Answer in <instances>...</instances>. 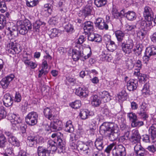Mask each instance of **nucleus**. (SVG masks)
I'll list each match as a JSON object with an SVG mask.
<instances>
[{
	"label": "nucleus",
	"mask_w": 156,
	"mask_h": 156,
	"mask_svg": "<svg viewBox=\"0 0 156 156\" xmlns=\"http://www.w3.org/2000/svg\"><path fill=\"white\" fill-rule=\"evenodd\" d=\"M115 34L118 43H121L122 51L126 54L131 53L134 45L133 40L129 38L123 31L121 30L116 31Z\"/></svg>",
	"instance_id": "f03ea898"
},
{
	"label": "nucleus",
	"mask_w": 156,
	"mask_h": 156,
	"mask_svg": "<svg viewBox=\"0 0 156 156\" xmlns=\"http://www.w3.org/2000/svg\"><path fill=\"white\" fill-rule=\"evenodd\" d=\"M44 10L47 11L48 15H51L52 12L53 6L50 4H46L44 6Z\"/></svg>",
	"instance_id": "37998d69"
},
{
	"label": "nucleus",
	"mask_w": 156,
	"mask_h": 156,
	"mask_svg": "<svg viewBox=\"0 0 156 156\" xmlns=\"http://www.w3.org/2000/svg\"><path fill=\"white\" fill-rule=\"evenodd\" d=\"M8 140V142L13 146L18 147L20 146V143L19 140L13 135Z\"/></svg>",
	"instance_id": "72a5a7b5"
},
{
	"label": "nucleus",
	"mask_w": 156,
	"mask_h": 156,
	"mask_svg": "<svg viewBox=\"0 0 156 156\" xmlns=\"http://www.w3.org/2000/svg\"><path fill=\"white\" fill-rule=\"evenodd\" d=\"M140 72H139L138 73H137V75L133 74V75L137 77L139 81L141 82L145 81L147 78L146 75L144 74L140 73Z\"/></svg>",
	"instance_id": "3c124183"
},
{
	"label": "nucleus",
	"mask_w": 156,
	"mask_h": 156,
	"mask_svg": "<svg viewBox=\"0 0 156 156\" xmlns=\"http://www.w3.org/2000/svg\"><path fill=\"white\" fill-rule=\"evenodd\" d=\"M93 29V23L90 21H87L84 23L83 29L86 34L92 31Z\"/></svg>",
	"instance_id": "5701e85b"
},
{
	"label": "nucleus",
	"mask_w": 156,
	"mask_h": 156,
	"mask_svg": "<svg viewBox=\"0 0 156 156\" xmlns=\"http://www.w3.org/2000/svg\"><path fill=\"white\" fill-rule=\"evenodd\" d=\"M38 156H49L50 150L43 146H39L37 149Z\"/></svg>",
	"instance_id": "aec40b11"
},
{
	"label": "nucleus",
	"mask_w": 156,
	"mask_h": 156,
	"mask_svg": "<svg viewBox=\"0 0 156 156\" xmlns=\"http://www.w3.org/2000/svg\"><path fill=\"white\" fill-rule=\"evenodd\" d=\"M76 135L72 134L71 135L69 140V146L73 150L85 151L88 150V147L85 144L80 141H76Z\"/></svg>",
	"instance_id": "7ed1b4c3"
},
{
	"label": "nucleus",
	"mask_w": 156,
	"mask_h": 156,
	"mask_svg": "<svg viewBox=\"0 0 156 156\" xmlns=\"http://www.w3.org/2000/svg\"><path fill=\"white\" fill-rule=\"evenodd\" d=\"M141 136L138 130H133V134L130 140L132 144H138L140 143Z\"/></svg>",
	"instance_id": "4468645a"
},
{
	"label": "nucleus",
	"mask_w": 156,
	"mask_h": 156,
	"mask_svg": "<svg viewBox=\"0 0 156 156\" xmlns=\"http://www.w3.org/2000/svg\"><path fill=\"white\" fill-rule=\"evenodd\" d=\"M70 106L73 108H79L81 106L80 101L79 100H76L75 101L72 102L70 104Z\"/></svg>",
	"instance_id": "603ef678"
},
{
	"label": "nucleus",
	"mask_w": 156,
	"mask_h": 156,
	"mask_svg": "<svg viewBox=\"0 0 156 156\" xmlns=\"http://www.w3.org/2000/svg\"><path fill=\"white\" fill-rule=\"evenodd\" d=\"M127 116L132 122L137 120V116L133 112L129 113H128Z\"/></svg>",
	"instance_id": "864d4df0"
},
{
	"label": "nucleus",
	"mask_w": 156,
	"mask_h": 156,
	"mask_svg": "<svg viewBox=\"0 0 156 156\" xmlns=\"http://www.w3.org/2000/svg\"><path fill=\"white\" fill-rule=\"evenodd\" d=\"M38 3V0H27L26 5L30 7L36 6Z\"/></svg>",
	"instance_id": "a19ab883"
},
{
	"label": "nucleus",
	"mask_w": 156,
	"mask_h": 156,
	"mask_svg": "<svg viewBox=\"0 0 156 156\" xmlns=\"http://www.w3.org/2000/svg\"><path fill=\"white\" fill-rule=\"evenodd\" d=\"M65 130L66 132L69 133L73 132L74 130V128L72 124V122L69 120L67 121L65 126Z\"/></svg>",
	"instance_id": "473e14b6"
},
{
	"label": "nucleus",
	"mask_w": 156,
	"mask_h": 156,
	"mask_svg": "<svg viewBox=\"0 0 156 156\" xmlns=\"http://www.w3.org/2000/svg\"><path fill=\"white\" fill-rule=\"evenodd\" d=\"M108 22H105V21L100 23L97 27L100 30H108Z\"/></svg>",
	"instance_id": "a18cd8bd"
},
{
	"label": "nucleus",
	"mask_w": 156,
	"mask_h": 156,
	"mask_svg": "<svg viewBox=\"0 0 156 156\" xmlns=\"http://www.w3.org/2000/svg\"><path fill=\"white\" fill-rule=\"evenodd\" d=\"M75 93L81 98H85L88 96L89 91L84 87H79L76 89Z\"/></svg>",
	"instance_id": "ddd939ff"
},
{
	"label": "nucleus",
	"mask_w": 156,
	"mask_h": 156,
	"mask_svg": "<svg viewBox=\"0 0 156 156\" xmlns=\"http://www.w3.org/2000/svg\"><path fill=\"white\" fill-rule=\"evenodd\" d=\"M7 32H8V35H10L12 37V38L17 36L18 31L16 27L15 26L12 27H8L7 29Z\"/></svg>",
	"instance_id": "a878e982"
},
{
	"label": "nucleus",
	"mask_w": 156,
	"mask_h": 156,
	"mask_svg": "<svg viewBox=\"0 0 156 156\" xmlns=\"http://www.w3.org/2000/svg\"><path fill=\"white\" fill-rule=\"evenodd\" d=\"M146 32L143 30H141L137 33V37L140 39H143L146 35Z\"/></svg>",
	"instance_id": "5fc2aeb1"
},
{
	"label": "nucleus",
	"mask_w": 156,
	"mask_h": 156,
	"mask_svg": "<svg viewBox=\"0 0 156 156\" xmlns=\"http://www.w3.org/2000/svg\"><path fill=\"white\" fill-rule=\"evenodd\" d=\"M14 77V75L11 74L3 78L0 83V84L3 88H7L10 82L13 80Z\"/></svg>",
	"instance_id": "f8f14e48"
},
{
	"label": "nucleus",
	"mask_w": 156,
	"mask_h": 156,
	"mask_svg": "<svg viewBox=\"0 0 156 156\" xmlns=\"http://www.w3.org/2000/svg\"><path fill=\"white\" fill-rule=\"evenodd\" d=\"M115 146V143H113L110 144L107 147L105 150V152L107 153V156H109L111 151L113 147H114Z\"/></svg>",
	"instance_id": "e2e57ef3"
},
{
	"label": "nucleus",
	"mask_w": 156,
	"mask_h": 156,
	"mask_svg": "<svg viewBox=\"0 0 156 156\" xmlns=\"http://www.w3.org/2000/svg\"><path fill=\"white\" fill-rule=\"evenodd\" d=\"M16 24L17 26H24L25 27L27 28V29L30 30L32 28V24L30 21L27 19L24 20H20L17 21Z\"/></svg>",
	"instance_id": "6ab92c4d"
},
{
	"label": "nucleus",
	"mask_w": 156,
	"mask_h": 156,
	"mask_svg": "<svg viewBox=\"0 0 156 156\" xmlns=\"http://www.w3.org/2000/svg\"><path fill=\"white\" fill-rule=\"evenodd\" d=\"M119 132L118 126L113 122H104L100 127L101 133L112 141L117 139L119 135Z\"/></svg>",
	"instance_id": "f257e3e1"
},
{
	"label": "nucleus",
	"mask_w": 156,
	"mask_h": 156,
	"mask_svg": "<svg viewBox=\"0 0 156 156\" xmlns=\"http://www.w3.org/2000/svg\"><path fill=\"white\" fill-rule=\"evenodd\" d=\"M112 16L115 18H117L120 16L119 12L115 8L113 7L112 10Z\"/></svg>",
	"instance_id": "680f3d73"
},
{
	"label": "nucleus",
	"mask_w": 156,
	"mask_h": 156,
	"mask_svg": "<svg viewBox=\"0 0 156 156\" xmlns=\"http://www.w3.org/2000/svg\"><path fill=\"white\" fill-rule=\"evenodd\" d=\"M85 41V38L84 36H80L78 38V40L75 43L76 45L78 47H80V46L82 47L81 45Z\"/></svg>",
	"instance_id": "6e6d98bb"
},
{
	"label": "nucleus",
	"mask_w": 156,
	"mask_h": 156,
	"mask_svg": "<svg viewBox=\"0 0 156 156\" xmlns=\"http://www.w3.org/2000/svg\"><path fill=\"white\" fill-rule=\"evenodd\" d=\"M7 143V139L3 134L0 135V148L5 147Z\"/></svg>",
	"instance_id": "4c0bfd02"
},
{
	"label": "nucleus",
	"mask_w": 156,
	"mask_h": 156,
	"mask_svg": "<svg viewBox=\"0 0 156 156\" xmlns=\"http://www.w3.org/2000/svg\"><path fill=\"white\" fill-rule=\"evenodd\" d=\"M126 17L129 20H133L136 18V15L133 11H129L126 13Z\"/></svg>",
	"instance_id": "f704fd0d"
},
{
	"label": "nucleus",
	"mask_w": 156,
	"mask_h": 156,
	"mask_svg": "<svg viewBox=\"0 0 156 156\" xmlns=\"http://www.w3.org/2000/svg\"><path fill=\"white\" fill-rule=\"evenodd\" d=\"M6 23V18L3 15H0V30L4 28Z\"/></svg>",
	"instance_id": "de8ad7c7"
},
{
	"label": "nucleus",
	"mask_w": 156,
	"mask_h": 156,
	"mask_svg": "<svg viewBox=\"0 0 156 156\" xmlns=\"http://www.w3.org/2000/svg\"><path fill=\"white\" fill-rule=\"evenodd\" d=\"M59 31L56 28H52L49 30V35L51 38H53L54 37H56Z\"/></svg>",
	"instance_id": "c9c22d12"
},
{
	"label": "nucleus",
	"mask_w": 156,
	"mask_h": 156,
	"mask_svg": "<svg viewBox=\"0 0 156 156\" xmlns=\"http://www.w3.org/2000/svg\"><path fill=\"white\" fill-rule=\"evenodd\" d=\"M38 115L34 112H31L29 113L25 117L26 123L30 126H34L37 122Z\"/></svg>",
	"instance_id": "423d86ee"
},
{
	"label": "nucleus",
	"mask_w": 156,
	"mask_h": 156,
	"mask_svg": "<svg viewBox=\"0 0 156 156\" xmlns=\"http://www.w3.org/2000/svg\"><path fill=\"white\" fill-rule=\"evenodd\" d=\"M6 116V112L3 107L0 108V120L5 118Z\"/></svg>",
	"instance_id": "4d7b16f0"
},
{
	"label": "nucleus",
	"mask_w": 156,
	"mask_h": 156,
	"mask_svg": "<svg viewBox=\"0 0 156 156\" xmlns=\"http://www.w3.org/2000/svg\"><path fill=\"white\" fill-rule=\"evenodd\" d=\"M138 81L136 80H130L127 83V89L129 91H133L137 88Z\"/></svg>",
	"instance_id": "412c9836"
},
{
	"label": "nucleus",
	"mask_w": 156,
	"mask_h": 156,
	"mask_svg": "<svg viewBox=\"0 0 156 156\" xmlns=\"http://www.w3.org/2000/svg\"><path fill=\"white\" fill-rule=\"evenodd\" d=\"M118 96V98L119 99L123 101L126 99L127 94L125 90H122L119 93Z\"/></svg>",
	"instance_id": "c03bdc74"
},
{
	"label": "nucleus",
	"mask_w": 156,
	"mask_h": 156,
	"mask_svg": "<svg viewBox=\"0 0 156 156\" xmlns=\"http://www.w3.org/2000/svg\"><path fill=\"white\" fill-rule=\"evenodd\" d=\"M99 95L101 98L104 102H107L110 99V96L109 93L105 90L100 91L99 93Z\"/></svg>",
	"instance_id": "cd10ccee"
},
{
	"label": "nucleus",
	"mask_w": 156,
	"mask_h": 156,
	"mask_svg": "<svg viewBox=\"0 0 156 156\" xmlns=\"http://www.w3.org/2000/svg\"><path fill=\"white\" fill-rule=\"evenodd\" d=\"M12 126V128L13 129L18 130L20 127L22 121L19 115H17V117L14 120H13L10 122Z\"/></svg>",
	"instance_id": "dca6fc26"
},
{
	"label": "nucleus",
	"mask_w": 156,
	"mask_h": 156,
	"mask_svg": "<svg viewBox=\"0 0 156 156\" xmlns=\"http://www.w3.org/2000/svg\"><path fill=\"white\" fill-rule=\"evenodd\" d=\"M106 46L108 50L110 51H113L116 48V45L113 41L107 44Z\"/></svg>",
	"instance_id": "e433bc0d"
},
{
	"label": "nucleus",
	"mask_w": 156,
	"mask_h": 156,
	"mask_svg": "<svg viewBox=\"0 0 156 156\" xmlns=\"http://www.w3.org/2000/svg\"><path fill=\"white\" fill-rule=\"evenodd\" d=\"M94 113L92 112H90L87 109L82 110L80 113V115L82 119H87L89 116H93Z\"/></svg>",
	"instance_id": "b1692460"
},
{
	"label": "nucleus",
	"mask_w": 156,
	"mask_h": 156,
	"mask_svg": "<svg viewBox=\"0 0 156 156\" xmlns=\"http://www.w3.org/2000/svg\"><path fill=\"white\" fill-rule=\"evenodd\" d=\"M147 106V104L145 102H142L140 105L139 111L137 112L139 116L144 120L146 119L148 117V115L146 113Z\"/></svg>",
	"instance_id": "9d476101"
},
{
	"label": "nucleus",
	"mask_w": 156,
	"mask_h": 156,
	"mask_svg": "<svg viewBox=\"0 0 156 156\" xmlns=\"http://www.w3.org/2000/svg\"><path fill=\"white\" fill-rule=\"evenodd\" d=\"M42 139V137H40L39 136L30 134L28 135L27 136V143L29 146L30 147H34L39 142V140Z\"/></svg>",
	"instance_id": "1a4fd4ad"
},
{
	"label": "nucleus",
	"mask_w": 156,
	"mask_h": 156,
	"mask_svg": "<svg viewBox=\"0 0 156 156\" xmlns=\"http://www.w3.org/2000/svg\"><path fill=\"white\" fill-rule=\"evenodd\" d=\"M149 131L151 139L152 140H154L156 137V124L152 125L149 128Z\"/></svg>",
	"instance_id": "c756f323"
},
{
	"label": "nucleus",
	"mask_w": 156,
	"mask_h": 156,
	"mask_svg": "<svg viewBox=\"0 0 156 156\" xmlns=\"http://www.w3.org/2000/svg\"><path fill=\"white\" fill-rule=\"evenodd\" d=\"M65 29L67 32H71L73 31V27L71 24L68 23L65 26Z\"/></svg>",
	"instance_id": "69168bd1"
},
{
	"label": "nucleus",
	"mask_w": 156,
	"mask_h": 156,
	"mask_svg": "<svg viewBox=\"0 0 156 156\" xmlns=\"http://www.w3.org/2000/svg\"><path fill=\"white\" fill-rule=\"evenodd\" d=\"M21 100V96L20 94L18 92H16L15 94L14 101L15 102H20Z\"/></svg>",
	"instance_id": "338daca9"
},
{
	"label": "nucleus",
	"mask_w": 156,
	"mask_h": 156,
	"mask_svg": "<svg viewBox=\"0 0 156 156\" xmlns=\"http://www.w3.org/2000/svg\"><path fill=\"white\" fill-rule=\"evenodd\" d=\"M129 131L126 132L124 135L120 137L119 139L120 141L123 142L125 140H127L129 139Z\"/></svg>",
	"instance_id": "13d9d810"
},
{
	"label": "nucleus",
	"mask_w": 156,
	"mask_h": 156,
	"mask_svg": "<svg viewBox=\"0 0 156 156\" xmlns=\"http://www.w3.org/2000/svg\"><path fill=\"white\" fill-rule=\"evenodd\" d=\"M58 18L57 16L51 17L48 21V23L51 25H55L58 22Z\"/></svg>",
	"instance_id": "8fccbe9b"
},
{
	"label": "nucleus",
	"mask_w": 156,
	"mask_h": 156,
	"mask_svg": "<svg viewBox=\"0 0 156 156\" xmlns=\"http://www.w3.org/2000/svg\"><path fill=\"white\" fill-rule=\"evenodd\" d=\"M145 53L150 56L156 55V47L151 46L147 48Z\"/></svg>",
	"instance_id": "7c9ffc66"
},
{
	"label": "nucleus",
	"mask_w": 156,
	"mask_h": 156,
	"mask_svg": "<svg viewBox=\"0 0 156 156\" xmlns=\"http://www.w3.org/2000/svg\"><path fill=\"white\" fill-rule=\"evenodd\" d=\"M48 147L47 148L48 149L50 150V153L51 151L55 152L57 150V148L56 145L57 144L56 143V140L54 141L52 140H49L48 142Z\"/></svg>",
	"instance_id": "bb28decb"
},
{
	"label": "nucleus",
	"mask_w": 156,
	"mask_h": 156,
	"mask_svg": "<svg viewBox=\"0 0 156 156\" xmlns=\"http://www.w3.org/2000/svg\"><path fill=\"white\" fill-rule=\"evenodd\" d=\"M134 150L136 156H145L146 151L140 144H136L134 147Z\"/></svg>",
	"instance_id": "a211bd4d"
},
{
	"label": "nucleus",
	"mask_w": 156,
	"mask_h": 156,
	"mask_svg": "<svg viewBox=\"0 0 156 156\" xmlns=\"http://www.w3.org/2000/svg\"><path fill=\"white\" fill-rule=\"evenodd\" d=\"M95 145L97 149L98 150H101L103 148V140L102 138H98L95 142Z\"/></svg>",
	"instance_id": "c85d7f7f"
},
{
	"label": "nucleus",
	"mask_w": 156,
	"mask_h": 156,
	"mask_svg": "<svg viewBox=\"0 0 156 156\" xmlns=\"http://www.w3.org/2000/svg\"><path fill=\"white\" fill-rule=\"evenodd\" d=\"M91 102L92 105L95 107H98L101 103L99 97L96 95H93L91 97Z\"/></svg>",
	"instance_id": "393cba45"
},
{
	"label": "nucleus",
	"mask_w": 156,
	"mask_h": 156,
	"mask_svg": "<svg viewBox=\"0 0 156 156\" xmlns=\"http://www.w3.org/2000/svg\"><path fill=\"white\" fill-rule=\"evenodd\" d=\"M45 25V23L40 20L36 21L33 24V29L34 31L39 32L41 27H43Z\"/></svg>",
	"instance_id": "2f4dec72"
},
{
	"label": "nucleus",
	"mask_w": 156,
	"mask_h": 156,
	"mask_svg": "<svg viewBox=\"0 0 156 156\" xmlns=\"http://www.w3.org/2000/svg\"><path fill=\"white\" fill-rule=\"evenodd\" d=\"M50 126L51 131H57L62 129V123L61 121L56 120L51 122Z\"/></svg>",
	"instance_id": "2eb2a0df"
},
{
	"label": "nucleus",
	"mask_w": 156,
	"mask_h": 156,
	"mask_svg": "<svg viewBox=\"0 0 156 156\" xmlns=\"http://www.w3.org/2000/svg\"><path fill=\"white\" fill-rule=\"evenodd\" d=\"M112 154L113 156H126V148L122 145L118 144L114 147L112 151Z\"/></svg>",
	"instance_id": "6e6552de"
},
{
	"label": "nucleus",
	"mask_w": 156,
	"mask_h": 156,
	"mask_svg": "<svg viewBox=\"0 0 156 156\" xmlns=\"http://www.w3.org/2000/svg\"><path fill=\"white\" fill-rule=\"evenodd\" d=\"M58 6L61 12L64 11L66 9L65 1L64 0L60 1L58 3Z\"/></svg>",
	"instance_id": "ea45409f"
},
{
	"label": "nucleus",
	"mask_w": 156,
	"mask_h": 156,
	"mask_svg": "<svg viewBox=\"0 0 156 156\" xmlns=\"http://www.w3.org/2000/svg\"><path fill=\"white\" fill-rule=\"evenodd\" d=\"M19 27V32L21 34L24 35L26 34L28 30L27 29V28L24 27V26H18Z\"/></svg>",
	"instance_id": "052dcab7"
},
{
	"label": "nucleus",
	"mask_w": 156,
	"mask_h": 156,
	"mask_svg": "<svg viewBox=\"0 0 156 156\" xmlns=\"http://www.w3.org/2000/svg\"><path fill=\"white\" fill-rule=\"evenodd\" d=\"M143 15L147 20L151 21L153 20L154 13L151 8L146 6L144 8Z\"/></svg>",
	"instance_id": "9b49d317"
},
{
	"label": "nucleus",
	"mask_w": 156,
	"mask_h": 156,
	"mask_svg": "<svg viewBox=\"0 0 156 156\" xmlns=\"http://www.w3.org/2000/svg\"><path fill=\"white\" fill-rule=\"evenodd\" d=\"M142 64L141 61L140 60L136 61L135 63V66L137 67V68L135 69L134 71L133 74L137 75V73H138L139 72H140V70L141 69Z\"/></svg>",
	"instance_id": "58836bf2"
},
{
	"label": "nucleus",
	"mask_w": 156,
	"mask_h": 156,
	"mask_svg": "<svg viewBox=\"0 0 156 156\" xmlns=\"http://www.w3.org/2000/svg\"><path fill=\"white\" fill-rule=\"evenodd\" d=\"M18 114L14 113H10L8 115V118L9 120L10 121V122L13 120L15 119L16 118L18 115Z\"/></svg>",
	"instance_id": "774afa93"
},
{
	"label": "nucleus",
	"mask_w": 156,
	"mask_h": 156,
	"mask_svg": "<svg viewBox=\"0 0 156 156\" xmlns=\"http://www.w3.org/2000/svg\"><path fill=\"white\" fill-rule=\"evenodd\" d=\"M3 102L4 105L6 107H9L12 105L13 100L9 94L7 93L4 95Z\"/></svg>",
	"instance_id": "4be33fe9"
},
{
	"label": "nucleus",
	"mask_w": 156,
	"mask_h": 156,
	"mask_svg": "<svg viewBox=\"0 0 156 156\" xmlns=\"http://www.w3.org/2000/svg\"><path fill=\"white\" fill-rule=\"evenodd\" d=\"M108 22H105V21L100 23L97 27L100 30H108Z\"/></svg>",
	"instance_id": "49530a36"
},
{
	"label": "nucleus",
	"mask_w": 156,
	"mask_h": 156,
	"mask_svg": "<svg viewBox=\"0 0 156 156\" xmlns=\"http://www.w3.org/2000/svg\"><path fill=\"white\" fill-rule=\"evenodd\" d=\"M56 144H58L59 148L63 149L64 148L65 145V142L62 140L60 137H57L56 140Z\"/></svg>",
	"instance_id": "09e8293b"
},
{
	"label": "nucleus",
	"mask_w": 156,
	"mask_h": 156,
	"mask_svg": "<svg viewBox=\"0 0 156 156\" xmlns=\"http://www.w3.org/2000/svg\"><path fill=\"white\" fill-rule=\"evenodd\" d=\"M43 113L45 117L48 120H53L55 118L52 109L48 107L44 108Z\"/></svg>",
	"instance_id": "f3484780"
},
{
	"label": "nucleus",
	"mask_w": 156,
	"mask_h": 156,
	"mask_svg": "<svg viewBox=\"0 0 156 156\" xmlns=\"http://www.w3.org/2000/svg\"><path fill=\"white\" fill-rule=\"evenodd\" d=\"M135 50L136 51V54L139 56L141 54L142 51V45L141 44H137Z\"/></svg>",
	"instance_id": "bf43d9fd"
},
{
	"label": "nucleus",
	"mask_w": 156,
	"mask_h": 156,
	"mask_svg": "<svg viewBox=\"0 0 156 156\" xmlns=\"http://www.w3.org/2000/svg\"><path fill=\"white\" fill-rule=\"evenodd\" d=\"M107 2L106 0H94L95 5L98 7H100L104 6Z\"/></svg>",
	"instance_id": "79ce46f5"
},
{
	"label": "nucleus",
	"mask_w": 156,
	"mask_h": 156,
	"mask_svg": "<svg viewBox=\"0 0 156 156\" xmlns=\"http://www.w3.org/2000/svg\"><path fill=\"white\" fill-rule=\"evenodd\" d=\"M93 10V4L92 2L89 1L83 9L79 11L78 15L80 17L85 18L91 14Z\"/></svg>",
	"instance_id": "39448f33"
},
{
	"label": "nucleus",
	"mask_w": 156,
	"mask_h": 156,
	"mask_svg": "<svg viewBox=\"0 0 156 156\" xmlns=\"http://www.w3.org/2000/svg\"><path fill=\"white\" fill-rule=\"evenodd\" d=\"M7 48L9 51L13 54L14 52L18 54L21 51L19 44L17 42L16 40L13 39H11L9 41Z\"/></svg>",
	"instance_id": "0eeeda50"
},
{
	"label": "nucleus",
	"mask_w": 156,
	"mask_h": 156,
	"mask_svg": "<svg viewBox=\"0 0 156 156\" xmlns=\"http://www.w3.org/2000/svg\"><path fill=\"white\" fill-rule=\"evenodd\" d=\"M144 125V122L142 121H135L131 123V126L132 127H135L137 126H140Z\"/></svg>",
	"instance_id": "0e129e2a"
},
{
	"label": "nucleus",
	"mask_w": 156,
	"mask_h": 156,
	"mask_svg": "<svg viewBox=\"0 0 156 156\" xmlns=\"http://www.w3.org/2000/svg\"><path fill=\"white\" fill-rule=\"evenodd\" d=\"M76 48L72 50V58L75 61H77L80 59L82 61H84L85 60L89 58L91 55V51L90 50V52L87 55H84L83 53L82 47L80 46V47L76 45Z\"/></svg>",
	"instance_id": "20e7f679"
}]
</instances>
